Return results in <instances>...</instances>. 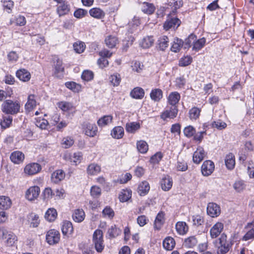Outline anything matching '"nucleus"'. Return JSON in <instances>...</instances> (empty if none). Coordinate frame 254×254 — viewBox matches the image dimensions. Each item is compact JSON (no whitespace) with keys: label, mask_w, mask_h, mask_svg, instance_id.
I'll list each match as a JSON object with an SVG mask.
<instances>
[{"label":"nucleus","mask_w":254,"mask_h":254,"mask_svg":"<svg viewBox=\"0 0 254 254\" xmlns=\"http://www.w3.org/2000/svg\"><path fill=\"white\" fill-rule=\"evenodd\" d=\"M20 105L18 102L10 100L5 101L2 105V111L7 114L14 115L20 111Z\"/></svg>","instance_id":"f257e3e1"},{"label":"nucleus","mask_w":254,"mask_h":254,"mask_svg":"<svg viewBox=\"0 0 254 254\" xmlns=\"http://www.w3.org/2000/svg\"><path fill=\"white\" fill-rule=\"evenodd\" d=\"M216 246L218 247V254H226L231 247V244L227 240V236L224 233L221 235L218 239V244H216Z\"/></svg>","instance_id":"f03ea898"},{"label":"nucleus","mask_w":254,"mask_h":254,"mask_svg":"<svg viewBox=\"0 0 254 254\" xmlns=\"http://www.w3.org/2000/svg\"><path fill=\"white\" fill-rule=\"evenodd\" d=\"M103 234L101 230L97 229L93 235V242L97 252L101 253L104 248Z\"/></svg>","instance_id":"7ed1b4c3"},{"label":"nucleus","mask_w":254,"mask_h":254,"mask_svg":"<svg viewBox=\"0 0 254 254\" xmlns=\"http://www.w3.org/2000/svg\"><path fill=\"white\" fill-rule=\"evenodd\" d=\"M174 14L170 13L166 21L163 25L164 29L166 31H168L170 29H177L181 24V20L177 17H174Z\"/></svg>","instance_id":"20e7f679"},{"label":"nucleus","mask_w":254,"mask_h":254,"mask_svg":"<svg viewBox=\"0 0 254 254\" xmlns=\"http://www.w3.org/2000/svg\"><path fill=\"white\" fill-rule=\"evenodd\" d=\"M54 75L58 78H62L64 77V70L63 65V61L58 57H55L54 59Z\"/></svg>","instance_id":"39448f33"},{"label":"nucleus","mask_w":254,"mask_h":254,"mask_svg":"<svg viewBox=\"0 0 254 254\" xmlns=\"http://www.w3.org/2000/svg\"><path fill=\"white\" fill-rule=\"evenodd\" d=\"M0 239L6 240V243L8 246H11L16 240V236L7 230L0 228Z\"/></svg>","instance_id":"423d86ee"},{"label":"nucleus","mask_w":254,"mask_h":254,"mask_svg":"<svg viewBox=\"0 0 254 254\" xmlns=\"http://www.w3.org/2000/svg\"><path fill=\"white\" fill-rule=\"evenodd\" d=\"M60 240L59 232L55 229L49 230L46 235V240L50 245H54L59 243Z\"/></svg>","instance_id":"0eeeda50"},{"label":"nucleus","mask_w":254,"mask_h":254,"mask_svg":"<svg viewBox=\"0 0 254 254\" xmlns=\"http://www.w3.org/2000/svg\"><path fill=\"white\" fill-rule=\"evenodd\" d=\"M82 128L85 134L90 137L95 136L98 132V128L96 125L89 123H84Z\"/></svg>","instance_id":"6e6552de"},{"label":"nucleus","mask_w":254,"mask_h":254,"mask_svg":"<svg viewBox=\"0 0 254 254\" xmlns=\"http://www.w3.org/2000/svg\"><path fill=\"white\" fill-rule=\"evenodd\" d=\"M178 112V107L171 106L170 108L167 107V109L161 114L160 117L163 120L167 118L174 119L177 116Z\"/></svg>","instance_id":"1a4fd4ad"},{"label":"nucleus","mask_w":254,"mask_h":254,"mask_svg":"<svg viewBox=\"0 0 254 254\" xmlns=\"http://www.w3.org/2000/svg\"><path fill=\"white\" fill-rule=\"evenodd\" d=\"M214 164L210 160L205 161L201 166V173L204 176L210 175L214 170Z\"/></svg>","instance_id":"9d476101"},{"label":"nucleus","mask_w":254,"mask_h":254,"mask_svg":"<svg viewBox=\"0 0 254 254\" xmlns=\"http://www.w3.org/2000/svg\"><path fill=\"white\" fill-rule=\"evenodd\" d=\"M207 214L212 217L218 216L221 213L220 206L215 203H209L207 207Z\"/></svg>","instance_id":"9b49d317"},{"label":"nucleus","mask_w":254,"mask_h":254,"mask_svg":"<svg viewBox=\"0 0 254 254\" xmlns=\"http://www.w3.org/2000/svg\"><path fill=\"white\" fill-rule=\"evenodd\" d=\"M40 191V190L39 187H31L26 191L25 194L26 197L29 200H33L38 197Z\"/></svg>","instance_id":"f8f14e48"},{"label":"nucleus","mask_w":254,"mask_h":254,"mask_svg":"<svg viewBox=\"0 0 254 254\" xmlns=\"http://www.w3.org/2000/svg\"><path fill=\"white\" fill-rule=\"evenodd\" d=\"M41 169V166L39 164L30 163L25 167L24 172L28 175H33L38 173Z\"/></svg>","instance_id":"ddd939ff"},{"label":"nucleus","mask_w":254,"mask_h":254,"mask_svg":"<svg viewBox=\"0 0 254 254\" xmlns=\"http://www.w3.org/2000/svg\"><path fill=\"white\" fill-rule=\"evenodd\" d=\"M224 229V224L218 222L215 224L210 230V237L212 239L217 238L220 235Z\"/></svg>","instance_id":"4468645a"},{"label":"nucleus","mask_w":254,"mask_h":254,"mask_svg":"<svg viewBox=\"0 0 254 254\" xmlns=\"http://www.w3.org/2000/svg\"><path fill=\"white\" fill-rule=\"evenodd\" d=\"M172 185V179L168 175L164 176L160 181L161 188L164 191L169 190L171 189Z\"/></svg>","instance_id":"2eb2a0df"},{"label":"nucleus","mask_w":254,"mask_h":254,"mask_svg":"<svg viewBox=\"0 0 254 254\" xmlns=\"http://www.w3.org/2000/svg\"><path fill=\"white\" fill-rule=\"evenodd\" d=\"M140 8L144 13L147 15H151L153 14L155 10V7L154 4L147 2L141 3Z\"/></svg>","instance_id":"dca6fc26"},{"label":"nucleus","mask_w":254,"mask_h":254,"mask_svg":"<svg viewBox=\"0 0 254 254\" xmlns=\"http://www.w3.org/2000/svg\"><path fill=\"white\" fill-rule=\"evenodd\" d=\"M64 178V172L62 170H57L52 173L51 180L53 183L57 184L63 180Z\"/></svg>","instance_id":"f3484780"},{"label":"nucleus","mask_w":254,"mask_h":254,"mask_svg":"<svg viewBox=\"0 0 254 254\" xmlns=\"http://www.w3.org/2000/svg\"><path fill=\"white\" fill-rule=\"evenodd\" d=\"M62 233L64 235L69 237L72 234L73 228L72 223L68 221H65L63 222L62 228Z\"/></svg>","instance_id":"a211bd4d"},{"label":"nucleus","mask_w":254,"mask_h":254,"mask_svg":"<svg viewBox=\"0 0 254 254\" xmlns=\"http://www.w3.org/2000/svg\"><path fill=\"white\" fill-rule=\"evenodd\" d=\"M205 152L204 149L201 147H199L194 152L193 155V161L196 164H199L204 158Z\"/></svg>","instance_id":"6ab92c4d"},{"label":"nucleus","mask_w":254,"mask_h":254,"mask_svg":"<svg viewBox=\"0 0 254 254\" xmlns=\"http://www.w3.org/2000/svg\"><path fill=\"white\" fill-rule=\"evenodd\" d=\"M176 229L177 233L181 235H184L189 231V226L183 221L178 222L176 224Z\"/></svg>","instance_id":"aec40b11"},{"label":"nucleus","mask_w":254,"mask_h":254,"mask_svg":"<svg viewBox=\"0 0 254 254\" xmlns=\"http://www.w3.org/2000/svg\"><path fill=\"white\" fill-rule=\"evenodd\" d=\"M11 161L15 164H20L24 159V155L21 152L14 151L10 156Z\"/></svg>","instance_id":"412c9836"},{"label":"nucleus","mask_w":254,"mask_h":254,"mask_svg":"<svg viewBox=\"0 0 254 254\" xmlns=\"http://www.w3.org/2000/svg\"><path fill=\"white\" fill-rule=\"evenodd\" d=\"M16 76L21 81H28L31 78V74L29 71L25 69H20L17 71Z\"/></svg>","instance_id":"4be33fe9"},{"label":"nucleus","mask_w":254,"mask_h":254,"mask_svg":"<svg viewBox=\"0 0 254 254\" xmlns=\"http://www.w3.org/2000/svg\"><path fill=\"white\" fill-rule=\"evenodd\" d=\"M180 97V95L178 92H171L168 97V103L172 106H177L176 105L179 102Z\"/></svg>","instance_id":"5701e85b"},{"label":"nucleus","mask_w":254,"mask_h":254,"mask_svg":"<svg viewBox=\"0 0 254 254\" xmlns=\"http://www.w3.org/2000/svg\"><path fill=\"white\" fill-rule=\"evenodd\" d=\"M225 162L226 166L228 169H233L235 165L234 155L232 153L227 154L225 157Z\"/></svg>","instance_id":"b1692460"},{"label":"nucleus","mask_w":254,"mask_h":254,"mask_svg":"<svg viewBox=\"0 0 254 254\" xmlns=\"http://www.w3.org/2000/svg\"><path fill=\"white\" fill-rule=\"evenodd\" d=\"M27 218L30 223V227L36 228L38 226L40 220L38 215L31 213L28 216Z\"/></svg>","instance_id":"393cba45"},{"label":"nucleus","mask_w":254,"mask_h":254,"mask_svg":"<svg viewBox=\"0 0 254 254\" xmlns=\"http://www.w3.org/2000/svg\"><path fill=\"white\" fill-rule=\"evenodd\" d=\"M89 14L92 17L97 19H102L105 16V12L99 8H91L89 11Z\"/></svg>","instance_id":"a878e982"},{"label":"nucleus","mask_w":254,"mask_h":254,"mask_svg":"<svg viewBox=\"0 0 254 254\" xmlns=\"http://www.w3.org/2000/svg\"><path fill=\"white\" fill-rule=\"evenodd\" d=\"M124 134V128L121 126H117L115 127L111 131V135L114 138H122L123 137Z\"/></svg>","instance_id":"bb28decb"},{"label":"nucleus","mask_w":254,"mask_h":254,"mask_svg":"<svg viewBox=\"0 0 254 254\" xmlns=\"http://www.w3.org/2000/svg\"><path fill=\"white\" fill-rule=\"evenodd\" d=\"M72 216L75 222H81L84 219L85 213L82 209H77L75 210Z\"/></svg>","instance_id":"cd10ccee"},{"label":"nucleus","mask_w":254,"mask_h":254,"mask_svg":"<svg viewBox=\"0 0 254 254\" xmlns=\"http://www.w3.org/2000/svg\"><path fill=\"white\" fill-rule=\"evenodd\" d=\"M150 96L152 100L159 102L163 97V92L160 89H154L152 90Z\"/></svg>","instance_id":"c85d7f7f"},{"label":"nucleus","mask_w":254,"mask_h":254,"mask_svg":"<svg viewBox=\"0 0 254 254\" xmlns=\"http://www.w3.org/2000/svg\"><path fill=\"white\" fill-rule=\"evenodd\" d=\"M175 241L171 237H166L163 242L164 248L167 250H172L175 246Z\"/></svg>","instance_id":"c756f323"},{"label":"nucleus","mask_w":254,"mask_h":254,"mask_svg":"<svg viewBox=\"0 0 254 254\" xmlns=\"http://www.w3.org/2000/svg\"><path fill=\"white\" fill-rule=\"evenodd\" d=\"M150 190L149 183L146 181L142 182L138 187V192L140 195H144Z\"/></svg>","instance_id":"7c9ffc66"},{"label":"nucleus","mask_w":254,"mask_h":254,"mask_svg":"<svg viewBox=\"0 0 254 254\" xmlns=\"http://www.w3.org/2000/svg\"><path fill=\"white\" fill-rule=\"evenodd\" d=\"M11 205L10 199L7 196H0V209H7Z\"/></svg>","instance_id":"2f4dec72"},{"label":"nucleus","mask_w":254,"mask_h":254,"mask_svg":"<svg viewBox=\"0 0 254 254\" xmlns=\"http://www.w3.org/2000/svg\"><path fill=\"white\" fill-rule=\"evenodd\" d=\"M197 243V239L193 236L186 238L184 242L183 245L188 248H192L196 245Z\"/></svg>","instance_id":"473e14b6"},{"label":"nucleus","mask_w":254,"mask_h":254,"mask_svg":"<svg viewBox=\"0 0 254 254\" xmlns=\"http://www.w3.org/2000/svg\"><path fill=\"white\" fill-rule=\"evenodd\" d=\"M164 222V214L162 212L159 213L156 216L154 221V228L160 230Z\"/></svg>","instance_id":"72a5a7b5"},{"label":"nucleus","mask_w":254,"mask_h":254,"mask_svg":"<svg viewBox=\"0 0 254 254\" xmlns=\"http://www.w3.org/2000/svg\"><path fill=\"white\" fill-rule=\"evenodd\" d=\"M122 231L118 228L116 225L112 226L108 230L107 235L109 238H113L117 237L121 234Z\"/></svg>","instance_id":"f704fd0d"},{"label":"nucleus","mask_w":254,"mask_h":254,"mask_svg":"<svg viewBox=\"0 0 254 254\" xmlns=\"http://www.w3.org/2000/svg\"><path fill=\"white\" fill-rule=\"evenodd\" d=\"M144 95V90L140 87H135L130 92V96L134 99H142Z\"/></svg>","instance_id":"c9c22d12"},{"label":"nucleus","mask_w":254,"mask_h":254,"mask_svg":"<svg viewBox=\"0 0 254 254\" xmlns=\"http://www.w3.org/2000/svg\"><path fill=\"white\" fill-rule=\"evenodd\" d=\"M69 11V6L67 2H63L57 7V12L59 16L66 14Z\"/></svg>","instance_id":"e433bc0d"},{"label":"nucleus","mask_w":254,"mask_h":254,"mask_svg":"<svg viewBox=\"0 0 254 254\" xmlns=\"http://www.w3.org/2000/svg\"><path fill=\"white\" fill-rule=\"evenodd\" d=\"M113 120V117L111 115L104 116L99 119L97 121L98 125L103 127L111 123Z\"/></svg>","instance_id":"4c0bfd02"},{"label":"nucleus","mask_w":254,"mask_h":254,"mask_svg":"<svg viewBox=\"0 0 254 254\" xmlns=\"http://www.w3.org/2000/svg\"><path fill=\"white\" fill-rule=\"evenodd\" d=\"M101 171V167L97 164H90L87 169V173L90 175H95Z\"/></svg>","instance_id":"58836bf2"},{"label":"nucleus","mask_w":254,"mask_h":254,"mask_svg":"<svg viewBox=\"0 0 254 254\" xmlns=\"http://www.w3.org/2000/svg\"><path fill=\"white\" fill-rule=\"evenodd\" d=\"M139 128L140 125L136 122L127 123L126 126V131L129 133H133Z\"/></svg>","instance_id":"ea45409f"},{"label":"nucleus","mask_w":254,"mask_h":254,"mask_svg":"<svg viewBox=\"0 0 254 254\" xmlns=\"http://www.w3.org/2000/svg\"><path fill=\"white\" fill-rule=\"evenodd\" d=\"M105 42L108 48H113L118 43V40L116 37L110 35L105 39Z\"/></svg>","instance_id":"a19ab883"},{"label":"nucleus","mask_w":254,"mask_h":254,"mask_svg":"<svg viewBox=\"0 0 254 254\" xmlns=\"http://www.w3.org/2000/svg\"><path fill=\"white\" fill-rule=\"evenodd\" d=\"M136 147L138 151L142 154L146 153L148 150V145L147 142L142 140L137 141Z\"/></svg>","instance_id":"79ce46f5"},{"label":"nucleus","mask_w":254,"mask_h":254,"mask_svg":"<svg viewBox=\"0 0 254 254\" xmlns=\"http://www.w3.org/2000/svg\"><path fill=\"white\" fill-rule=\"evenodd\" d=\"M183 45L184 42L182 40L179 38H176L174 39L172 45L171 50L174 52L177 53L181 50Z\"/></svg>","instance_id":"37998d69"},{"label":"nucleus","mask_w":254,"mask_h":254,"mask_svg":"<svg viewBox=\"0 0 254 254\" xmlns=\"http://www.w3.org/2000/svg\"><path fill=\"white\" fill-rule=\"evenodd\" d=\"M57 216L56 210L54 208H50L46 212L45 217L48 221L51 222L56 219Z\"/></svg>","instance_id":"c03bdc74"},{"label":"nucleus","mask_w":254,"mask_h":254,"mask_svg":"<svg viewBox=\"0 0 254 254\" xmlns=\"http://www.w3.org/2000/svg\"><path fill=\"white\" fill-rule=\"evenodd\" d=\"M58 107L64 112H67L73 109V106L70 102L62 101L58 103Z\"/></svg>","instance_id":"a18cd8bd"},{"label":"nucleus","mask_w":254,"mask_h":254,"mask_svg":"<svg viewBox=\"0 0 254 254\" xmlns=\"http://www.w3.org/2000/svg\"><path fill=\"white\" fill-rule=\"evenodd\" d=\"M131 197V191L130 190H122L121 192L119 198L121 201L126 202Z\"/></svg>","instance_id":"49530a36"},{"label":"nucleus","mask_w":254,"mask_h":254,"mask_svg":"<svg viewBox=\"0 0 254 254\" xmlns=\"http://www.w3.org/2000/svg\"><path fill=\"white\" fill-rule=\"evenodd\" d=\"M169 39L168 37L166 36H163L160 38L158 40V46L159 48L162 51L165 50L166 48L168 47L169 45Z\"/></svg>","instance_id":"de8ad7c7"},{"label":"nucleus","mask_w":254,"mask_h":254,"mask_svg":"<svg viewBox=\"0 0 254 254\" xmlns=\"http://www.w3.org/2000/svg\"><path fill=\"white\" fill-rule=\"evenodd\" d=\"M154 40L151 36H147L144 38L140 43V45L143 48H148L153 44Z\"/></svg>","instance_id":"09e8293b"},{"label":"nucleus","mask_w":254,"mask_h":254,"mask_svg":"<svg viewBox=\"0 0 254 254\" xmlns=\"http://www.w3.org/2000/svg\"><path fill=\"white\" fill-rule=\"evenodd\" d=\"M36 101L35 99L34 95L31 94L28 96V101L25 104V108L27 110H30L36 106Z\"/></svg>","instance_id":"8fccbe9b"},{"label":"nucleus","mask_w":254,"mask_h":254,"mask_svg":"<svg viewBox=\"0 0 254 254\" xmlns=\"http://www.w3.org/2000/svg\"><path fill=\"white\" fill-rule=\"evenodd\" d=\"M196 39V37L195 35L190 34L188 38H187L184 42V46L185 49H188L191 47V45L193 46V44Z\"/></svg>","instance_id":"3c124183"},{"label":"nucleus","mask_w":254,"mask_h":254,"mask_svg":"<svg viewBox=\"0 0 254 254\" xmlns=\"http://www.w3.org/2000/svg\"><path fill=\"white\" fill-rule=\"evenodd\" d=\"M73 47L75 52L79 54L83 53L85 49L84 43L81 41L74 43Z\"/></svg>","instance_id":"603ef678"},{"label":"nucleus","mask_w":254,"mask_h":254,"mask_svg":"<svg viewBox=\"0 0 254 254\" xmlns=\"http://www.w3.org/2000/svg\"><path fill=\"white\" fill-rule=\"evenodd\" d=\"M170 5L172 6L174 9L172 10L170 13L175 14L177 9L182 7L183 5V2L181 0H173L172 1L169 2Z\"/></svg>","instance_id":"864d4df0"},{"label":"nucleus","mask_w":254,"mask_h":254,"mask_svg":"<svg viewBox=\"0 0 254 254\" xmlns=\"http://www.w3.org/2000/svg\"><path fill=\"white\" fill-rule=\"evenodd\" d=\"M12 121V118L10 116H3L2 120L0 122V125L2 128H6L9 127Z\"/></svg>","instance_id":"5fc2aeb1"},{"label":"nucleus","mask_w":254,"mask_h":254,"mask_svg":"<svg viewBox=\"0 0 254 254\" xmlns=\"http://www.w3.org/2000/svg\"><path fill=\"white\" fill-rule=\"evenodd\" d=\"M35 125L37 127L42 129H46L49 125V123L48 121L45 119L39 118L36 119Z\"/></svg>","instance_id":"6e6d98bb"},{"label":"nucleus","mask_w":254,"mask_h":254,"mask_svg":"<svg viewBox=\"0 0 254 254\" xmlns=\"http://www.w3.org/2000/svg\"><path fill=\"white\" fill-rule=\"evenodd\" d=\"M103 215L104 217H107L112 219L115 215L114 210L109 206H106L102 211Z\"/></svg>","instance_id":"4d7b16f0"},{"label":"nucleus","mask_w":254,"mask_h":254,"mask_svg":"<svg viewBox=\"0 0 254 254\" xmlns=\"http://www.w3.org/2000/svg\"><path fill=\"white\" fill-rule=\"evenodd\" d=\"M200 110L197 107L191 108L189 111L190 118L191 120H196L198 118Z\"/></svg>","instance_id":"13d9d810"},{"label":"nucleus","mask_w":254,"mask_h":254,"mask_svg":"<svg viewBox=\"0 0 254 254\" xmlns=\"http://www.w3.org/2000/svg\"><path fill=\"white\" fill-rule=\"evenodd\" d=\"M205 42V39L204 38L196 40L193 44L192 49L195 51L199 50L204 46Z\"/></svg>","instance_id":"bf43d9fd"},{"label":"nucleus","mask_w":254,"mask_h":254,"mask_svg":"<svg viewBox=\"0 0 254 254\" xmlns=\"http://www.w3.org/2000/svg\"><path fill=\"white\" fill-rule=\"evenodd\" d=\"M110 81L114 86H118L121 82V76L118 73H115L110 76Z\"/></svg>","instance_id":"052dcab7"},{"label":"nucleus","mask_w":254,"mask_h":254,"mask_svg":"<svg viewBox=\"0 0 254 254\" xmlns=\"http://www.w3.org/2000/svg\"><path fill=\"white\" fill-rule=\"evenodd\" d=\"M65 85L74 92H78L80 89V86L74 82H67L65 83Z\"/></svg>","instance_id":"680f3d73"},{"label":"nucleus","mask_w":254,"mask_h":254,"mask_svg":"<svg viewBox=\"0 0 254 254\" xmlns=\"http://www.w3.org/2000/svg\"><path fill=\"white\" fill-rule=\"evenodd\" d=\"M196 132L195 128L191 126L186 127L184 129V133L187 137H191L194 135Z\"/></svg>","instance_id":"e2e57ef3"},{"label":"nucleus","mask_w":254,"mask_h":254,"mask_svg":"<svg viewBox=\"0 0 254 254\" xmlns=\"http://www.w3.org/2000/svg\"><path fill=\"white\" fill-rule=\"evenodd\" d=\"M74 142L72 137L67 136L63 139L62 144L65 148H68L73 144Z\"/></svg>","instance_id":"0e129e2a"},{"label":"nucleus","mask_w":254,"mask_h":254,"mask_svg":"<svg viewBox=\"0 0 254 254\" xmlns=\"http://www.w3.org/2000/svg\"><path fill=\"white\" fill-rule=\"evenodd\" d=\"M131 67L132 70L140 72L143 70L144 65L139 61H135L132 62Z\"/></svg>","instance_id":"69168bd1"},{"label":"nucleus","mask_w":254,"mask_h":254,"mask_svg":"<svg viewBox=\"0 0 254 254\" xmlns=\"http://www.w3.org/2000/svg\"><path fill=\"white\" fill-rule=\"evenodd\" d=\"M192 62V58L190 56H186L182 58L179 61V65L186 66L189 65Z\"/></svg>","instance_id":"338daca9"},{"label":"nucleus","mask_w":254,"mask_h":254,"mask_svg":"<svg viewBox=\"0 0 254 254\" xmlns=\"http://www.w3.org/2000/svg\"><path fill=\"white\" fill-rule=\"evenodd\" d=\"M233 187L237 192H241L245 189L246 185L243 181H238L234 183Z\"/></svg>","instance_id":"774afa93"}]
</instances>
